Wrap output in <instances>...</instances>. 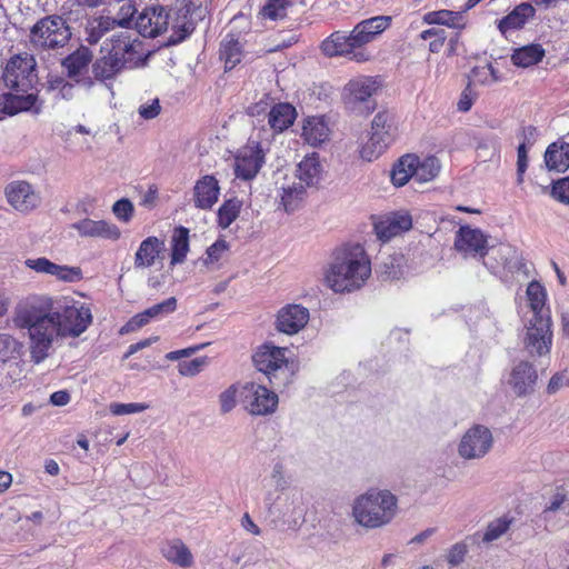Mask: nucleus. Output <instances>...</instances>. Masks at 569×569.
I'll return each mask as SVG.
<instances>
[{
  "label": "nucleus",
  "mask_w": 569,
  "mask_h": 569,
  "mask_svg": "<svg viewBox=\"0 0 569 569\" xmlns=\"http://www.w3.org/2000/svg\"><path fill=\"white\" fill-rule=\"evenodd\" d=\"M112 212L120 221L129 222L133 217L134 208L129 199L122 198L113 203Z\"/></svg>",
  "instance_id": "obj_50"
},
{
  "label": "nucleus",
  "mask_w": 569,
  "mask_h": 569,
  "mask_svg": "<svg viewBox=\"0 0 569 569\" xmlns=\"http://www.w3.org/2000/svg\"><path fill=\"white\" fill-rule=\"evenodd\" d=\"M418 163V156L408 153L402 156L392 167L391 182L396 187H402L415 179V166Z\"/></svg>",
  "instance_id": "obj_33"
},
{
  "label": "nucleus",
  "mask_w": 569,
  "mask_h": 569,
  "mask_svg": "<svg viewBox=\"0 0 569 569\" xmlns=\"http://www.w3.org/2000/svg\"><path fill=\"white\" fill-rule=\"evenodd\" d=\"M545 57V49L541 44L531 43L516 49L511 54L515 66L528 68L539 63Z\"/></svg>",
  "instance_id": "obj_34"
},
{
  "label": "nucleus",
  "mask_w": 569,
  "mask_h": 569,
  "mask_svg": "<svg viewBox=\"0 0 569 569\" xmlns=\"http://www.w3.org/2000/svg\"><path fill=\"white\" fill-rule=\"evenodd\" d=\"M415 181L429 182L433 180L440 171V162L437 157L429 156L423 160L418 157V163L415 166Z\"/></svg>",
  "instance_id": "obj_40"
},
{
  "label": "nucleus",
  "mask_w": 569,
  "mask_h": 569,
  "mask_svg": "<svg viewBox=\"0 0 569 569\" xmlns=\"http://www.w3.org/2000/svg\"><path fill=\"white\" fill-rule=\"evenodd\" d=\"M220 59L224 63V70L230 71L239 64L243 58V48L234 33H228L220 43Z\"/></svg>",
  "instance_id": "obj_31"
},
{
  "label": "nucleus",
  "mask_w": 569,
  "mask_h": 569,
  "mask_svg": "<svg viewBox=\"0 0 569 569\" xmlns=\"http://www.w3.org/2000/svg\"><path fill=\"white\" fill-rule=\"evenodd\" d=\"M511 522H512V518H508L507 516L491 521L488 525L486 532L483 533L482 541L491 542L493 540H497L505 532H507Z\"/></svg>",
  "instance_id": "obj_45"
},
{
  "label": "nucleus",
  "mask_w": 569,
  "mask_h": 569,
  "mask_svg": "<svg viewBox=\"0 0 569 569\" xmlns=\"http://www.w3.org/2000/svg\"><path fill=\"white\" fill-rule=\"evenodd\" d=\"M461 18L460 12L447 9L430 11L423 16V21L428 24H442L450 28L459 27L457 21Z\"/></svg>",
  "instance_id": "obj_43"
},
{
  "label": "nucleus",
  "mask_w": 569,
  "mask_h": 569,
  "mask_svg": "<svg viewBox=\"0 0 569 569\" xmlns=\"http://www.w3.org/2000/svg\"><path fill=\"white\" fill-rule=\"evenodd\" d=\"M286 352L287 348L264 343L252 356L256 368L263 372L272 385H277L273 381L277 379V373L288 367Z\"/></svg>",
  "instance_id": "obj_12"
},
{
  "label": "nucleus",
  "mask_w": 569,
  "mask_h": 569,
  "mask_svg": "<svg viewBox=\"0 0 569 569\" xmlns=\"http://www.w3.org/2000/svg\"><path fill=\"white\" fill-rule=\"evenodd\" d=\"M176 309L177 299L174 297H170L157 305L147 308L146 315L151 316L152 319H158L166 315L172 313Z\"/></svg>",
  "instance_id": "obj_49"
},
{
  "label": "nucleus",
  "mask_w": 569,
  "mask_h": 569,
  "mask_svg": "<svg viewBox=\"0 0 569 569\" xmlns=\"http://www.w3.org/2000/svg\"><path fill=\"white\" fill-rule=\"evenodd\" d=\"M399 126L396 114L383 109L377 112L371 121L367 140L361 144L359 153L366 161L377 160L397 140Z\"/></svg>",
  "instance_id": "obj_4"
},
{
  "label": "nucleus",
  "mask_w": 569,
  "mask_h": 569,
  "mask_svg": "<svg viewBox=\"0 0 569 569\" xmlns=\"http://www.w3.org/2000/svg\"><path fill=\"white\" fill-rule=\"evenodd\" d=\"M189 252V229L182 226L174 228L171 238V264L182 263Z\"/></svg>",
  "instance_id": "obj_37"
},
{
  "label": "nucleus",
  "mask_w": 569,
  "mask_h": 569,
  "mask_svg": "<svg viewBox=\"0 0 569 569\" xmlns=\"http://www.w3.org/2000/svg\"><path fill=\"white\" fill-rule=\"evenodd\" d=\"M36 59L31 53L23 52L12 56L3 70V82L14 92H28L33 89L37 79Z\"/></svg>",
  "instance_id": "obj_6"
},
{
  "label": "nucleus",
  "mask_w": 569,
  "mask_h": 569,
  "mask_svg": "<svg viewBox=\"0 0 569 569\" xmlns=\"http://www.w3.org/2000/svg\"><path fill=\"white\" fill-rule=\"evenodd\" d=\"M4 196L9 204L21 212L36 209L40 202L39 196L27 181H12L4 188Z\"/></svg>",
  "instance_id": "obj_15"
},
{
  "label": "nucleus",
  "mask_w": 569,
  "mask_h": 569,
  "mask_svg": "<svg viewBox=\"0 0 569 569\" xmlns=\"http://www.w3.org/2000/svg\"><path fill=\"white\" fill-rule=\"evenodd\" d=\"M321 173L319 154L313 152L305 157L298 164L297 176L301 182L307 186H313L318 182Z\"/></svg>",
  "instance_id": "obj_36"
},
{
  "label": "nucleus",
  "mask_w": 569,
  "mask_h": 569,
  "mask_svg": "<svg viewBox=\"0 0 569 569\" xmlns=\"http://www.w3.org/2000/svg\"><path fill=\"white\" fill-rule=\"evenodd\" d=\"M220 186L212 174H206L197 180L193 187L194 207L201 210H210L219 199Z\"/></svg>",
  "instance_id": "obj_17"
},
{
  "label": "nucleus",
  "mask_w": 569,
  "mask_h": 569,
  "mask_svg": "<svg viewBox=\"0 0 569 569\" xmlns=\"http://www.w3.org/2000/svg\"><path fill=\"white\" fill-rule=\"evenodd\" d=\"M264 164V151L260 142L252 141L241 147L234 156V174L241 180H252Z\"/></svg>",
  "instance_id": "obj_10"
},
{
  "label": "nucleus",
  "mask_w": 569,
  "mask_h": 569,
  "mask_svg": "<svg viewBox=\"0 0 569 569\" xmlns=\"http://www.w3.org/2000/svg\"><path fill=\"white\" fill-rule=\"evenodd\" d=\"M412 228V218L408 212H392L375 224L379 239L388 241Z\"/></svg>",
  "instance_id": "obj_18"
},
{
  "label": "nucleus",
  "mask_w": 569,
  "mask_h": 569,
  "mask_svg": "<svg viewBox=\"0 0 569 569\" xmlns=\"http://www.w3.org/2000/svg\"><path fill=\"white\" fill-rule=\"evenodd\" d=\"M297 116V110L291 103L278 102L268 112V124L274 134H279L295 123Z\"/></svg>",
  "instance_id": "obj_25"
},
{
  "label": "nucleus",
  "mask_w": 569,
  "mask_h": 569,
  "mask_svg": "<svg viewBox=\"0 0 569 569\" xmlns=\"http://www.w3.org/2000/svg\"><path fill=\"white\" fill-rule=\"evenodd\" d=\"M371 274V263L360 244H348L336 252L326 273V281L335 292L360 289Z\"/></svg>",
  "instance_id": "obj_2"
},
{
  "label": "nucleus",
  "mask_w": 569,
  "mask_h": 569,
  "mask_svg": "<svg viewBox=\"0 0 569 569\" xmlns=\"http://www.w3.org/2000/svg\"><path fill=\"white\" fill-rule=\"evenodd\" d=\"M519 136L521 137V142L525 143V146L531 147L537 139L538 130L535 126H527L521 128Z\"/></svg>",
  "instance_id": "obj_64"
},
{
  "label": "nucleus",
  "mask_w": 569,
  "mask_h": 569,
  "mask_svg": "<svg viewBox=\"0 0 569 569\" xmlns=\"http://www.w3.org/2000/svg\"><path fill=\"white\" fill-rule=\"evenodd\" d=\"M71 38L67 21L59 16L40 19L30 30V42L36 49L54 50L64 47Z\"/></svg>",
  "instance_id": "obj_5"
},
{
  "label": "nucleus",
  "mask_w": 569,
  "mask_h": 569,
  "mask_svg": "<svg viewBox=\"0 0 569 569\" xmlns=\"http://www.w3.org/2000/svg\"><path fill=\"white\" fill-rule=\"evenodd\" d=\"M164 251V241L158 237L150 236L141 241L136 254V268H150Z\"/></svg>",
  "instance_id": "obj_26"
},
{
  "label": "nucleus",
  "mask_w": 569,
  "mask_h": 569,
  "mask_svg": "<svg viewBox=\"0 0 569 569\" xmlns=\"http://www.w3.org/2000/svg\"><path fill=\"white\" fill-rule=\"evenodd\" d=\"M12 323L19 330H28L30 357L42 362L57 337H79L92 323L89 305L72 301L57 311L54 299L48 295H29L14 307Z\"/></svg>",
  "instance_id": "obj_1"
},
{
  "label": "nucleus",
  "mask_w": 569,
  "mask_h": 569,
  "mask_svg": "<svg viewBox=\"0 0 569 569\" xmlns=\"http://www.w3.org/2000/svg\"><path fill=\"white\" fill-rule=\"evenodd\" d=\"M422 40L431 39L429 42V50L432 53H438L443 48L446 42V32L443 29L430 28L420 33Z\"/></svg>",
  "instance_id": "obj_47"
},
{
  "label": "nucleus",
  "mask_w": 569,
  "mask_h": 569,
  "mask_svg": "<svg viewBox=\"0 0 569 569\" xmlns=\"http://www.w3.org/2000/svg\"><path fill=\"white\" fill-rule=\"evenodd\" d=\"M528 168V146L519 143L517 150V171L519 176L523 174Z\"/></svg>",
  "instance_id": "obj_63"
},
{
  "label": "nucleus",
  "mask_w": 569,
  "mask_h": 569,
  "mask_svg": "<svg viewBox=\"0 0 569 569\" xmlns=\"http://www.w3.org/2000/svg\"><path fill=\"white\" fill-rule=\"evenodd\" d=\"M161 111V106L159 99H153L149 103L141 104L139 107V114L143 119H153L156 118Z\"/></svg>",
  "instance_id": "obj_61"
},
{
  "label": "nucleus",
  "mask_w": 569,
  "mask_h": 569,
  "mask_svg": "<svg viewBox=\"0 0 569 569\" xmlns=\"http://www.w3.org/2000/svg\"><path fill=\"white\" fill-rule=\"evenodd\" d=\"M397 511V498L388 490L370 489L353 503L356 521L366 528H379L389 523Z\"/></svg>",
  "instance_id": "obj_3"
},
{
  "label": "nucleus",
  "mask_w": 569,
  "mask_h": 569,
  "mask_svg": "<svg viewBox=\"0 0 569 569\" xmlns=\"http://www.w3.org/2000/svg\"><path fill=\"white\" fill-rule=\"evenodd\" d=\"M330 129L323 117H308L303 121L301 138L312 147H318L329 139Z\"/></svg>",
  "instance_id": "obj_27"
},
{
  "label": "nucleus",
  "mask_w": 569,
  "mask_h": 569,
  "mask_svg": "<svg viewBox=\"0 0 569 569\" xmlns=\"http://www.w3.org/2000/svg\"><path fill=\"white\" fill-rule=\"evenodd\" d=\"M545 163L550 171H567L569 169V142L557 140L550 143L545 152Z\"/></svg>",
  "instance_id": "obj_28"
},
{
  "label": "nucleus",
  "mask_w": 569,
  "mask_h": 569,
  "mask_svg": "<svg viewBox=\"0 0 569 569\" xmlns=\"http://www.w3.org/2000/svg\"><path fill=\"white\" fill-rule=\"evenodd\" d=\"M536 16L535 7L529 2L517 4L507 16L497 21V28L502 36H507L510 31L522 29L528 21Z\"/></svg>",
  "instance_id": "obj_20"
},
{
  "label": "nucleus",
  "mask_w": 569,
  "mask_h": 569,
  "mask_svg": "<svg viewBox=\"0 0 569 569\" xmlns=\"http://www.w3.org/2000/svg\"><path fill=\"white\" fill-rule=\"evenodd\" d=\"M1 119L6 116H13L21 111H29L34 108L38 113L39 107H36L38 97L33 92L3 93L1 96Z\"/></svg>",
  "instance_id": "obj_23"
},
{
  "label": "nucleus",
  "mask_w": 569,
  "mask_h": 569,
  "mask_svg": "<svg viewBox=\"0 0 569 569\" xmlns=\"http://www.w3.org/2000/svg\"><path fill=\"white\" fill-rule=\"evenodd\" d=\"M52 276L61 281L77 282L82 279V271L79 267L60 266L56 263Z\"/></svg>",
  "instance_id": "obj_48"
},
{
  "label": "nucleus",
  "mask_w": 569,
  "mask_h": 569,
  "mask_svg": "<svg viewBox=\"0 0 569 569\" xmlns=\"http://www.w3.org/2000/svg\"><path fill=\"white\" fill-rule=\"evenodd\" d=\"M476 94L473 93L471 89V83L469 82L467 87L461 92V96L459 98V101L457 103V109L460 112H467L471 109L473 102H475Z\"/></svg>",
  "instance_id": "obj_59"
},
{
  "label": "nucleus",
  "mask_w": 569,
  "mask_h": 569,
  "mask_svg": "<svg viewBox=\"0 0 569 569\" xmlns=\"http://www.w3.org/2000/svg\"><path fill=\"white\" fill-rule=\"evenodd\" d=\"M551 326V319L529 320L523 345L530 356L542 357L550 352L553 337Z\"/></svg>",
  "instance_id": "obj_11"
},
{
  "label": "nucleus",
  "mask_w": 569,
  "mask_h": 569,
  "mask_svg": "<svg viewBox=\"0 0 569 569\" xmlns=\"http://www.w3.org/2000/svg\"><path fill=\"white\" fill-rule=\"evenodd\" d=\"M309 321V310L301 305H287L277 315L276 327L287 335L298 333Z\"/></svg>",
  "instance_id": "obj_16"
},
{
  "label": "nucleus",
  "mask_w": 569,
  "mask_h": 569,
  "mask_svg": "<svg viewBox=\"0 0 569 569\" xmlns=\"http://www.w3.org/2000/svg\"><path fill=\"white\" fill-rule=\"evenodd\" d=\"M377 90L378 83L372 78L352 79L343 89V100L347 104L356 106L367 101Z\"/></svg>",
  "instance_id": "obj_24"
},
{
  "label": "nucleus",
  "mask_w": 569,
  "mask_h": 569,
  "mask_svg": "<svg viewBox=\"0 0 569 569\" xmlns=\"http://www.w3.org/2000/svg\"><path fill=\"white\" fill-rule=\"evenodd\" d=\"M23 345L9 333H0V362L18 360L22 355Z\"/></svg>",
  "instance_id": "obj_41"
},
{
  "label": "nucleus",
  "mask_w": 569,
  "mask_h": 569,
  "mask_svg": "<svg viewBox=\"0 0 569 569\" xmlns=\"http://www.w3.org/2000/svg\"><path fill=\"white\" fill-rule=\"evenodd\" d=\"M124 61L108 52L103 53L92 66L96 79L108 80L113 78L123 67Z\"/></svg>",
  "instance_id": "obj_35"
},
{
  "label": "nucleus",
  "mask_w": 569,
  "mask_h": 569,
  "mask_svg": "<svg viewBox=\"0 0 569 569\" xmlns=\"http://www.w3.org/2000/svg\"><path fill=\"white\" fill-rule=\"evenodd\" d=\"M289 3V0H267L261 9V14L270 20L281 19L286 16V9Z\"/></svg>",
  "instance_id": "obj_46"
},
{
  "label": "nucleus",
  "mask_w": 569,
  "mask_h": 569,
  "mask_svg": "<svg viewBox=\"0 0 569 569\" xmlns=\"http://www.w3.org/2000/svg\"><path fill=\"white\" fill-rule=\"evenodd\" d=\"M467 551H468V548L465 542L455 543L448 551V556H447L448 562L451 566L460 565L463 561V559L467 555Z\"/></svg>",
  "instance_id": "obj_56"
},
{
  "label": "nucleus",
  "mask_w": 569,
  "mask_h": 569,
  "mask_svg": "<svg viewBox=\"0 0 569 569\" xmlns=\"http://www.w3.org/2000/svg\"><path fill=\"white\" fill-rule=\"evenodd\" d=\"M242 407L252 416L273 413L278 407V395L254 382L246 383L240 391Z\"/></svg>",
  "instance_id": "obj_9"
},
{
  "label": "nucleus",
  "mask_w": 569,
  "mask_h": 569,
  "mask_svg": "<svg viewBox=\"0 0 569 569\" xmlns=\"http://www.w3.org/2000/svg\"><path fill=\"white\" fill-rule=\"evenodd\" d=\"M147 313V309L134 315L127 323L126 326L122 328V330H126V331H134V330H138L142 327H144L146 325H148L152 318L151 316H148L146 315Z\"/></svg>",
  "instance_id": "obj_57"
},
{
  "label": "nucleus",
  "mask_w": 569,
  "mask_h": 569,
  "mask_svg": "<svg viewBox=\"0 0 569 569\" xmlns=\"http://www.w3.org/2000/svg\"><path fill=\"white\" fill-rule=\"evenodd\" d=\"M526 293L529 308L533 313L531 319H551L550 309L546 306L547 291L545 287L540 282L533 280L529 282Z\"/></svg>",
  "instance_id": "obj_30"
},
{
  "label": "nucleus",
  "mask_w": 569,
  "mask_h": 569,
  "mask_svg": "<svg viewBox=\"0 0 569 569\" xmlns=\"http://www.w3.org/2000/svg\"><path fill=\"white\" fill-rule=\"evenodd\" d=\"M537 378L538 375L533 366L527 361H521L513 368L510 383L515 391L522 396L532 389Z\"/></svg>",
  "instance_id": "obj_29"
},
{
  "label": "nucleus",
  "mask_w": 569,
  "mask_h": 569,
  "mask_svg": "<svg viewBox=\"0 0 569 569\" xmlns=\"http://www.w3.org/2000/svg\"><path fill=\"white\" fill-rule=\"evenodd\" d=\"M161 552L168 561L181 568H189L193 563V556L191 551L180 539L168 541L162 547Z\"/></svg>",
  "instance_id": "obj_32"
},
{
  "label": "nucleus",
  "mask_w": 569,
  "mask_h": 569,
  "mask_svg": "<svg viewBox=\"0 0 569 569\" xmlns=\"http://www.w3.org/2000/svg\"><path fill=\"white\" fill-rule=\"evenodd\" d=\"M551 194L558 201L569 203V177L561 178L553 182Z\"/></svg>",
  "instance_id": "obj_55"
},
{
  "label": "nucleus",
  "mask_w": 569,
  "mask_h": 569,
  "mask_svg": "<svg viewBox=\"0 0 569 569\" xmlns=\"http://www.w3.org/2000/svg\"><path fill=\"white\" fill-rule=\"evenodd\" d=\"M26 267L29 269L38 272V273H46L51 274L54 270L56 263L50 261L48 258L41 257L37 259H27L24 261Z\"/></svg>",
  "instance_id": "obj_54"
},
{
  "label": "nucleus",
  "mask_w": 569,
  "mask_h": 569,
  "mask_svg": "<svg viewBox=\"0 0 569 569\" xmlns=\"http://www.w3.org/2000/svg\"><path fill=\"white\" fill-rule=\"evenodd\" d=\"M482 259L491 273L500 278H508L523 266L518 249L509 243H498L487 248Z\"/></svg>",
  "instance_id": "obj_7"
},
{
  "label": "nucleus",
  "mask_w": 569,
  "mask_h": 569,
  "mask_svg": "<svg viewBox=\"0 0 569 569\" xmlns=\"http://www.w3.org/2000/svg\"><path fill=\"white\" fill-rule=\"evenodd\" d=\"M390 16H376L360 21L353 28V40L361 43L362 48L373 41L380 33L391 26Z\"/></svg>",
  "instance_id": "obj_21"
},
{
  "label": "nucleus",
  "mask_w": 569,
  "mask_h": 569,
  "mask_svg": "<svg viewBox=\"0 0 569 569\" xmlns=\"http://www.w3.org/2000/svg\"><path fill=\"white\" fill-rule=\"evenodd\" d=\"M400 258L389 257L381 266L383 279H399L402 274Z\"/></svg>",
  "instance_id": "obj_51"
},
{
  "label": "nucleus",
  "mask_w": 569,
  "mask_h": 569,
  "mask_svg": "<svg viewBox=\"0 0 569 569\" xmlns=\"http://www.w3.org/2000/svg\"><path fill=\"white\" fill-rule=\"evenodd\" d=\"M149 406L146 403H119L114 402L110 405V412L114 416H122V415H130V413H137L141 412L146 409H148Z\"/></svg>",
  "instance_id": "obj_53"
},
{
  "label": "nucleus",
  "mask_w": 569,
  "mask_h": 569,
  "mask_svg": "<svg viewBox=\"0 0 569 569\" xmlns=\"http://www.w3.org/2000/svg\"><path fill=\"white\" fill-rule=\"evenodd\" d=\"M131 51V39L128 34L123 32L113 34L111 39L108 42H104V44L101 48V52H108L123 61H126V56Z\"/></svg>",
  "instance_id": "obj_39"
},
{
  "label": "nucleus",
  "mask_w": 569,
  "mask_h": 569,
  "mask_svg": "<svg viewBox=\"0 0 569 569\" xmlns=\"http://www.w3.org/2000/svg\"><path fill=\"white\" fill-rule=\"evenodd\" d=\"M169 14L162 7L146 8L136 19L137 31L148 38H156L168 29Z\"/></svg>",
  "instance_id": "obj_14"
},
{
  "label": "nucleus",
  "mask_w": 569,
  "mask_h": 569,
  "mask_svg": "<svg viewBox=\"0 0 569 569\" xmlns=\"http://www.w3.org/2000/svg\"><path fill=\"white\" fill-rule=\"evenodd\" d=\"M353 39V30L350 34L335 31L321 42L320 49L327 57H349L357 62L370 60V52Z\"/></svg>",
  "instance_id": "obj_8"
},
{
  "label": "nucleus",
  "mask_w": 569,
  "mask_h": 569,
  "mask_svg": "<svg viewBox=\"0 0 569 569\" xmlns=\"http://www.w3.org/2000/svg\"><path fill=\"white\" fill-rule=\"evenodd\" d=\"M206 365V358H194L191 360L181 361L178 363V371L181 376H196L201 371Z\"/></svg>",
  "instance_id": "obj_52"
},
{
  "label": "nucleus",
  "mask_w": 569,
  "mask_h": 569,
  "mask_svg": "<svg viewBox=\"0 0 569 569\" xmlns=\"http://www.w3.org/2000/svg\"><path fill=\"white\" fill-rule=\"evenodd\" d=\"M237 389L234 386H230L220 395V406L223 412H229L236 406Z\"/></svg>",
  "instance_id": "obj_60"
},
{
  "label": "nucleus",
  "mask_w": 569,
  "mask_h": 569,
  "mask_svg": "<svg viewBox=\"0 0 569 569\" xmlns=\"http://www.w3.org/2000/svg\"><path fill=\"white\" fill-rule=\"evenodd\" d=\"M147 313V309L134 315L127 323L126 326L122 328V330H126V331H134V330H138L142 327H144L146 325H148L152 318L151 316H148L146 315Z\"/></svg>",
  "instance_id": "obj_58"
},
{
  "label": "nucleus",
  "mask_w": 569,
  "mask_h": 569,
  "mask_svg": "<svg viewBox=\"0 0 569 569\" xmlns=\"http://www.w3.org/2000/svg\"><path fill=\"white\" fill-rule=\"evenodd\" d=\"M241 206V201L237 198L226 200L217 213L218 226L228 228L239 217Z\"/></svg>",
  "instance_id": "obj_42"
},
{
  "label": "nucleus",
  "mask_w": 569,
  "mask_h": 569,
  "mask_svg": "<svg viewBox=\"0 0 569 569\" xmlns=\"http://www.w3.org/2000/svg\"><path fill=\"white\" fill-rule=\"evenodd\" d=\"M136 12H137V9L133 4H131V3L123 4L120 8L119 13H118V16H119V19L117 20L118 26L129 27Z\"/></svg>",
  "instance_id": "obj_62"
},
{
  "label": "nucleus",
  "mask_w": 569,
  "mask_h": 569,
  "mask_svg": "<svg viewBox=\"0 0 569 569\" xmlns=\"http://www.w3.org/2000/svg\"><path fill=\"white\" fill-rule=\"evenodd\" d=\"M80 236L90 238H102L118 240L121 236L120 229L106 220L82 219L72 224Z\"/></svg>",
  "instance_id": "obj_22"
},
{
  "label": "nucleus",
  "mask_w": 569,
  "mask_h": 569,
  "mask_svg": "<svg viewBox=\"0 0 569 569\" xmlns=\"http://www.w3.org/2000/svg\"><path fill=\"white\" fill-rule=\"evenodd\" d=\"M92 54L90 50L86 47H81L74 52L67 56L63 61L62 66L68 72L69 77H74L80 74L89 63L91 62Z\"/></svg>",
  "instance_id": "obj_38"
},
{
  "label": "nucleus",
  "mask_w": 569,
  "mask_h": 569,
  "mask_svg": "<svg viewBox=\"0 0 569 569\" xmlns=\"http://www.w3.org/2000/svg\"><path fill=\"white\" fill-rule=\"evenodd\" d=\"M305 190L302 186H290L288 188H282V193L280 194L281 204L287 212L293 211L302 199Z\"/></svg>",
  "instance_id": "obj_44"
},
{
  "label": "nucleus",
  "mask_w": 569,
  "mask_h": 569,
  "mask_svg": "<svg viewBox=\"0 0 569 569\" xmlns=\"http://www.w3.org/2000/svg\"><path fill=\"white\" fill-rule=\"evenodd\" d=\"M455 247L465 254H480L482 257L487 249V238L479 229L463 226L460 227L457 233Z\"/></svg>",
  "instance_id": "obj_19"
},
{
  "label": "nucleus",
  "mask_w": 569,
  "mask_h": 569,
  "mask_svg": "<svg viewBox=\"0 0 569 569\" xmlns=\"http://www.w3.org/2000/svg\"><path fill=\"white\" fill-rule=\"evenodd\" d=\"M492 446V435L487 427L477 425L470 428L459 445V455L465 459L483 457Z\"/></svg>",
  "instance_id": "obj_13"
}]
</instances>
